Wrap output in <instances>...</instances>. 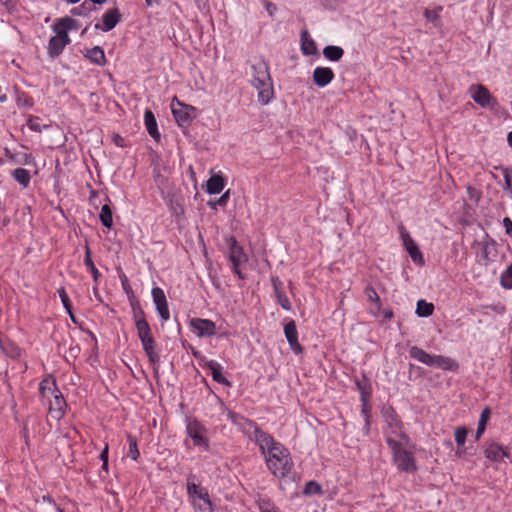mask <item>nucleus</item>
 Instances as JSON below:
<instances>
[{
  "mask_svg": "<svg viewBox=\"0 0 512 512\" xmlns=\"http://www.w3.org/2000/svg\"><path fill=\"white\" fill-rule=\"evenodd\" d=\"M64 50V46L60 42V39L58 37L52 36L49 39L48 46H47V52L50 58L55 59L57 58Z\"/></svg>",
  "mask_w": 512,
  "mask_h": 512,
  "instance_id": "obj_34",
  "label": "nucleus"
},
{
  "mask_svg": "<svg viewBox=\"0 0 512 512\" xmlns=\"http://www.w3.org/2000/svg\"><path fill=\"white\" fill-rule=\"evenodd\" d=\"M16 103L20 108H32L34 105L33 98L28 95L26 92H17L16 95Z\"/></svg>",
  "mask_w": 512,
  "mask_h": 512,
  "instance_id": "obj_41",
  "label": "nucleus"
},
{
  "mask_svg": "<svg viewBox=\"0 0 512 512\" xmlns=\"http://www.w3.org/2000/svg\"><path fill=\"white\" fill-rule=\"evenodd\" d=\"M271 284H272L275 295L284 292L283 291V283L278 276L271 277Z\"/></svg>",
  "mask_w": 512,
  "mask_h": 512,
  "instance_id": "obj_52",
  "label": "nucleus"
},
{
  "mask_svg": "<svg viewBox=\"0 0 512 512\" xmlns=\"http://www.w3.org/2000/svg\"><path fill=\"white\" fill-rule=\"evenodd\" d=\"M399 232L403 246L411 257L412 261L418 266H423L425 264L423 254L403 225L399 226Z\"/></svg>",
  "mask_w": 512,
  "mask_h": 512,
  "instance_id": "obj_9",
  "label": "nucleus"
},
{
  "mask_svg": "<svg viewBox=\"0 0 512 512\" xmlns=\"http://www.w3.org/2000/svg\"><path fill=\"white\" fill-rule=\"evenodd\" d=\"M503 223H504V227L506 228V232L508 234H511L512 233V221L508 217H506V218H504Z\"/></svg>",
  "mask_w": 512,
  "mask_h": 512,
  "instance_id": "obj_64",
  "label": "nucleus"
},
{
  "mask_svg": "<svg viewBox=\"0 0 512 512\" xmlns=\"http://www.w3.org/2000/svg\"><path fill=\"white\" fill-rule=\"evenodd\" d=\"M190 326L199 338L211 337L216 334V324L209 319L193 318Z\"/></svg>",
  "mask_w": 512,
  "mask_h": 512,
  "instance_id": "obj_14",
  "label": "nucleus"
},
{
  "mask_svg": "<svg viewBox=\"0 0 512 512\" xmlns=\"http://www.w3.org/2000/svg\"><path fill=\"white\" fill-rule=\"evenodd\" d=\"M127 441H128V444H129L128 456L132 460L138 461V459L140 457V452H139V449H138L137 438L129 433V434H127Z\"/></svg>",
  "mask_w": 512,
  "mask_h": 512,
  "instance_id": "obj_40",
  "label": "nucleus"
},
{
  "mask_svg": "<svg viewBox=\"0 0 512 512\" xmlns=\"http://www.w3.org/2000/svg\"><path fill=\"white\" fill-rule=\"evenodd\" d=\"M256 504L260 512H280L270 498L259 497Z\"/></svg>",
  "mask_w": 512,
  "mask_h": 512,
  "instance_id": "obj_37",
  "label": "nucleus"
},
{
  "mask_svg": "<svg viewBox=\"0 0 512 512\" xmlns=\"http://www.w3.org/2000/svg\"><path fill=\"white\" fill-rule=\"evenodd\" d=\"M195 481L196 475L193 473L187 475V494L193 507L200 511L208 510L209 512H213L214 506L210 499L208 490L205 487H201L199 484H196Z\"/></svg>",
  "mask_w": 512,
  "mask_h": 512,
  "instance_id": "obj_2",
  "label": "nucleus"
},
{
  "mask_svg": "<svg viewBox=\"0 0 512 512\" xmlns=\"http://www.w3.org/2000/svg\"><path fill=\"white\" fill-rule=\"evenodd\" d=\"M490 416H491V410L488 407H486L482 410V412L480 414V419L478 422L487 425V422L490 419Z\"/></svg>",
  "mask_w": 512,
  "mask_h": 512,
  "instance_id": "obj_57",
  "label": "nucleus"
},
{
  "mask_svg": "<svg viewBox=\"0 0 512 512\" xmlns=\"http://www.w3.org/2000/svg\"><path fill=\"white\" fill-rule=\"evenodd\" d=\"M500 284L504 289H512V263L502 272Z\"/></svg>",
  "mask_w": 512,
  "mask_h": 512,
  "instance_id": "obj_43",
  "label": "nucleus"
},
{
  "mask_svg": "<svg viewBox=\"0 0 512 512\" xmlns=\"http://www.w3.org/2000/svg\"><path fill=\"white\" fill-rule=\"evenodd\" d=\"M468 430L465 427H458L455 430V441L459 447L463 446L466 442Z\"/></svg>",
  "mask_w": 512,
  "mask_h": 512,
  "instance_id": "obj_45",
  "label": "nucleus"
},
{
  "mask_svg": "<svg viewBox=\"0 0 512 512\" xmlns=\"http://www.w3.org/2000/svg\"><path fill=\"white\" fill-rule=\"evenodd\" d=\"M108 452H109V446L108 444L106 443L103 450L101 451L100 453V460L102 462H108Z\"/></svg>",
  "mask_w": 512,
  "mask_h": 512,
  "instance_id": "obj_61",
  "label": "nucleus"
},
{
  "mask_svg": "<svg viewBox=\"0 0 512 512\" xmlns=\"http://www.w3.org/2000/svg\"><path fill=\"white\" fill-rule=\"evenodd\" d=\"M55 392H59L55 379L45 378L39 384V393L42 398H49Z\"/></svg>",
  "mask_w": 512,
  "mask_h": 512,
  "instance_id": "obj_30",
  "label": "nucleus"
},
{
  "mask_svg": "<svg viewBox=\"0 0 512 512\" xmlns=\"http://www.w3.org/2000/svg\"><path fill=\"white\" fill-rule=\"evenodd\" d=\"M122 15L118 8L107 10L102 16V23H96L95 29L104 32L111 31L121 21Z\"/></svg>",
  "mask_w": 512,
  "mask_h": 512,
  "instance_id": "obj_16",
  "label": "nucleus"
},
{
  "mask_svg": "<svg viewBox=\"0 0 512 512\" xmlns=\"http://www.w3.org/2000/svg\"><path fill=\"white\" fill-rule=\"evenodd\" d=\"M505 180V185L503 189L508 191L512 197V170L510 171L508 168H501Z\"/></svg>",
  "mask_w": 512,
  "mask_h": 512,
  "instance_id": "obj_47",
  "label": "nucleus"
},
{
  "mask_svg": "<svg viewBox=\"0 0 512 512\" xmlns=\"http://www.w3.org/2000/svg\"><path fill=\"white\" fill-rule=\"evenodd\" d=\"M130 305L132 308L133 321L135 323L136 329L149 326V323L146 320L145 312L142 309L140 302L137 299H131Z\"/></svg>",
  "mask_w": 512,
  "mask_h": 512,
  "instance_id": "obj_25",
  "label": "nucleus"
},
{
  "mask_svg": "<svg viewBox=\"0 0 512 512\" xmlns=\"http://www.w3.org/2000/svg\"><path fill=\"white\" fill-rule=\"evenodd\" d=\"M153 302L156 306V310L163 321H167L170 318V312L168 302L165 293L162 288L154 287L151 291Z\"/></svg>",
  "mask_w": 512,
  "mask_h": 512,
  "instance_id": "obj_15",
  "label": "nucleus"
},
{
  "mask_svg": "<svg viewBox=\"0 0 512 512\" xmlns=\"http://www.w3.org/2000/svg\"><path fill=\"white\" fill-rule=\"evenodd\" d=\"M80 353V347L79 345L71 346L69 348V355L73 358H76L78 354Z\"/></svg>",
  "mask_w": 512,
  "mask_h": 512,
  "instance_id": "obj_63",
  "label": "nucleus"
},
{
  "mask_svg": "<svg viewBox=\"0 0 512 512\" xmlns=\"http://www.w3.org/2000/svg\"><path fill=\"white\" fill-rule=\"evenodd\" d=\"M301 52L305 56L316 55L319 56V51L316 42L310 37L308 30H302L300 35Z\"/></svg>",
  "mask_w": 512,
  "mask_h": 512,
  "instance_id": "obj_23",
  "label": "nucleus"
},
{
  "mask_svg": "<svg viewBox=\"0 0 512 512\" xmlns=\"http://www.w3.org/2000/svg\"><path fill=\"white\" fill-rule=\"evenodd\" d=\"M228 198H229V190L226 191L222 196H220L215 204L220 205V206H225Z\"/></svg>",
  "mask_w": 512,
  "mask_h": 512,
  "instance_id": "obj_60",
  "label": "nucleus"
},
{
  "mask_svg": "<svg viewBox=\"0 0 512 512\" xmlns=\"http://www.w3.org/2000/svg\"><path fill=\"white\" fill-rule=\"evenodd\" d=\"M434 305L432 303H428L425 300H419L416 306V314L419 317H428L433 314Z\"/></svg>",
  "mask_w": 512,
  "mask_h": 512,
  "instance_id": "obj_38",
  "label": "nucleus"
},
{
  "mask_svg": "<svg viewBox=\"0 0 512 512\" xmlns=\"http://www.w3.org/2000/svg\"><path fill=\"white\" fill-rule=\"evenodd\" d=\"M252 86L257 90V99L261 105L269 104L274 98V88L272 79L263 81H251Z\"/></svg>",
  "mask_w": 512,
  "mask_h": 512,
  "instance_id": "obj_12",
  "label": "nucleus"
},
{
  "mask_svg": "<svg viewBox=\"0 0 512 512\" xmlns=\"http://www.w3.org/2000/svg\"><path fill=\"white\" fill-rule=\"evenodd\" d=\"M228 418L233 424L243 429H252L256 425V422H254L253 420L246 418L243 415H240L232 410H228Z\"/></svg>",
  "mask_w": 512,
  "mask_h": 512,
  "instance_id": "obj_29",
  "label": "nucleus"
},
{
  "mask_svg": "<svg viewBox=\"0 0 512 512\" xmlns=\"http://www.w3.org/2000/svg\"><path fill=\"white\" fill-rule=\"evenodd\" d=\"M388 446L392 450L393 461L400 471L413 473L417 470L413 454L403 447L402 442H395L389 438Z\"/></svg>",
  "mask_w": 512,
  "mask_h": 512,
  "instance_id": "obj_4",
  "label": "nucleus"
},
{
  "mask_svg": "<svg viewBox=\"0 0 512 512\" xmlns=\"http://www.w3.org/2000/svg\"><path fill=\"white\" fill-rule=\"evenodd\" d=\"M92 10H93V8H92L91 4L88 2V0H85L79 6L72 8L70 13L73 16L88 17Z\"/></svg>",
  "mask_w": 512,
  "mask_h": 512,
  "instance_id": "obj_42",
  "label": "nucleus"
},
{
  "mask_svg": "<svg viewBox=\"0 0 512 512\" xmlns=\"http://www.w3.org/2000/svg\"><path fill=\"white\" fill-rule=\"evenodd\" d=\"M61 19L63 21V24H65L66 29H68V31L77 28V21L75 19L68 16L63 17Z\"/></svg>",
  "mask_w": 512,
  "mask_h": 512,
  "instance_id": "obj_55",
  "label": "nucleus"
},
{
  "mask_svg": "<svg viewBox=\"0 0 512 512\" xmlns=\"http://www.w3.org/2000/svg\"><path fill=\"white\" fill-rule=\"evenodd\" d=\"M137 336L142 344L143 350L151 365L157 366L160 362V355L156 351V340L154 339L151 327L145 326L137 328Z\"/></svg>",
  "mask_w": 512,
  "mask_h": 512,
  "instance_id": "obj_5",
  "label": "nucleus"
},
{
  "mask_svg": "<svg viewBox=\"0 0 512 512\" xmlns=\"http://www.w3.org/2000/svg\"><path fill=\"white\" fill-rule=\"evenodd\" d=\"M387 426L384 429L386 442L391 438L395 442L407 441V436L403 431V425L396 413L392 410L386 415Z\"/></svg>",
  "mask_w": 512,
  "mask_h": 512,
  "instance_id": "obj_6",
  "label": "nucleus"
},
{
  "mask_svg": "<svg viewBox=\"0 0 512 512\" xmlns=\"http://www.w3.org/2000/svg\"><path fill=\"white\" fill-rule=\"evenodd\" d=\"M494 248V243L492 244H482V248H481V260L487 264L491 259L489 257L490 253H491V249Z\"/></svg>",
  "mask_w": 512,
  "mask_h": 512,
  "instance_id": "obj_49",
  "label": "nucleus"
},
{
  "mask_svg": "<svg viewBox=\"0 0 512 512\" xmlns=\"http://www.w3.org/2000/svg\"><path fill=\"white\" fill-rule=\"evenodd\" d=\"M113 143L118 146V147H125L126 146V143H125V139L120 136L119 134H116L113 136Z\"/></svg>",
  "mask_w": 512,
  "mask_h": 512,
  "instance_id": "obj_58",
  "label": "nucleus"
},
{
  "mask_svg": "<svg viewBox=\"0 0 512 512\" xmlns=\"http://www.w3.org/2000/svg\"><path fill=\"white\" fill-rule=\"evenodd\" d=\"M365 295L368 298L369 301L373 302L375 304V309H380V299L376 292V290L372 287H367L365 289Z\"/></svg>",
  "mask_w": 512,
  "mask_h": 512,
  "instance_id": "obj_46",
  "label": "nucleus"
},
{
  "mask_svg": "<svg viewBox=\"0 0 512 512\" xmlns=\"http://www.w3.org/2000/svg\"><path fill=\"white\" fill-rule=\"evenodd\" d=\"M356 387L360 392V401L362 406L361 413L362 416L364 417L365 427L368 430L371 418L370 399L372 396V386L367 379H363L356 382Z\"/></svg>",
  "mask_w": 512,
  "mask_h": 512,
  "instance_id": "obj_7",
  "label": "nucleus"
},
{
  "mask_svg": "<svg viewBox=\"0 0 512 512\" xmlns=\"http://www.w3.org/2000/svg\"><path fill=\"white\" fill-rule=\"evenodd\" d=\"M470 91L473 100L482 107H487L494 101V98L484 85H472Z\"/></svg>",
  "mask_w": 512,
  "mask_h": 512,
  "instance_id": "obj_18",
  "label": "nucleus"
},
{
  "mask_svg": "<svg viewBox=\"0 0 512 512\" xmlns=\"http://www.w3.org/2000/svg\"><path fill=\"white\" fill-rule=\"evenodd\" d=\"M144 122L148 134L156 141L160 140V133L157 126L156 118L151 110H146L144 113Z\"/></svg>",
  "mask_w": 512,
  "mask_h": 512,
  "instance_id": "obj_26",
  "label": "nucleus"
},
{
  "mask_svg": "<svg viewBox=\"0 0 512 512\" xmlns=\"http://www.w3.org/2000/svg\"><path fill=\"white\" fill-rule=\"evenodd\" d=\"M443 7L437 6L434 9H425L424 16L427 21L433 23L435 26L440 25V13L442 12Z\"/></svg>",
  "mask_w": 512,
  "mask_h": 512,
  "instance_id": "obj_39",
  "label": "nucleus"
},
{
  "mask_svg": "<svg viewBox=\"0 0 512 512\" xmlns=\"http://www.w3.org/2000/svg\"><path fill=\"white\" fill-rule=\"evenodd\" d=\"M99 219H100L101 224L104 227H106L108 229L112 228V226H113V214H112V209H111V207L108 204H104L102 206L100 214H99Z\"/></svg>",
  "mask_w": 512,
  "mask_h": 512,
  "instance_id": "obj_36",
  "label": "nucleus"
},
{
  "mask_svg": "<svg viewBox=\"0 0 512 512\" xmlns=\"http://www.w3.org/2000/svg\"><path fill=\"white\" fill-rule=\"evenodd\" d=\"M312 79L316 86L325 87L334 79V72L329 67L318 66L313 71Z\"/></svg>",
  "mask_w": 512,
  "mask_h": 512,
  "instance_id": "obj_20",
  "label": "nucleus"
},
{
  "mask_svg": "<svg viewBox=\"0 0 512 512\" xmlns=\"http://www.w3.org/2000/svg\"><path fill=\"white\" fill-rule=\"evenodd\" d=\"M57 292L59 294V297L61 299L63 307L65 308V310H66L67 314L69 315L71 321L73 323H77L76 318H75V316L73 314V307H72L71 301H70V299L68 297V294H67L65 288L64 287H60L57 290Z\"/></svg>",
  "mask_w": 512,
  "mask_h": 512,
  "instance_id": "obj_35",
  "label": "nucleus"
},
{
  "mask_svg": "<svg viewBox=\"0 0 512 512\" xmlns=\"http://www.w3.org/2000/svg\"><path fill=\"white\" fill-rule=\"evenodd\" d=\"M485 429H486V425L478 422V426H477V430H476V434H475L476 440H478L483 435V433L485 432Z\"/></svg>",
  "mask_w": 512,
  "mask_h": 512,
  "instance_id": "obj_62",
  "label": "nucleus"
},
{
  "mask_svg": "<svg viewBox=\"0 0 512 512\" xmlns=\"http://www.w3.org/2000/svg\"><path fill=\"white\" fill-rule=\"evenodd\" d=\"M409 355L411 358L430 367H437L447 371H456L459 367L454 359L443 355H431L417 346L410 348Z\"/></svg>",
  "mask_w": 512,
  "mask_h": 512,
  "instance_id": "obj_3",
  "label": "nucleus"
},
{
  "mask_svg": "<svg viewBox=\"0 0 512 512\" xmlns=\"http://www.w3.org/2000/svg\"><path fill=\"white\" fill-rule=\"evenodd\" d=\"M264 456L269 471L277 478H285L293 469L290 452L282 443Z\"/></svg>",
  "mask_w": 512,
  "mask_h": 512,
  "instance_id": "obj_1",
  "label": "nucleus"
},
{
  "mask_svg": "<svg viewBox=\"0 0 512 512\" xmlns=\"http://www.w3.org/2000/svg\"><path fill=\"white\" fill-rule=\"evenodd\" d=\"M84 57L87 58L91 63L104 66L107 62L104 50L100 46H95L86 51Z\"/></svg>",
  "mask_w": 512,
  "mask_h": 512,
  "instance_id": "obj_27",
  "label": "nucleus"
},
{
  "mask_svg": "<svg viewBox=\"0 0 512 512\" xmlns=\"http://www.w3.org/2000/svg\"><path fill=\"white\" fill-rule=\"evenodd\" d=\"M189 349L191 350L192 355L199 360L200 365L203 366L205 364V361H208L205 356L202 355L200 351H198L195 347L188 344Z\"/></svg>",
  "mask_w": 512,
  "mask_h": 512,
  "instance_id": "obj_53",
  "label": "nucleus"
},
{
  "mask_svg": "<svg viewBox=\"0 0 512 512\" xmlns=\"http://www.w3.org/2000/svg\"><path fill=\"white\" fill-rule=\"evenodd\" d=\"M284 334L291 350L299 355L303 352V347L298 341V331L294 320H290L284 326Z\"/></svg>",
  "mask_w": 512,
  "mask_h": 512,
  "instance_id": "obj_17",
  "label": "nucleus"
},
{
  "mask_svg": "<svg viewBox=\"0 0 512 512\" xmlns=\"http://www.w3.org/2000/svg\"><path fill=\"white\" fill-rule=\"evenodd\" d=\"M58 37V39H60V42L62 43V45L64 46V48L70 44L71 40H70V37L68 35V33H62V34H59V35H56Z\"/></svg>",
  "mask_w": 512,
  "mask_h": 512,
  "instance_id": "obj_59",
  "label": "nucleus"
},
{
  "mask_svg": "<svg viewBox=\"0 0 512 512\" xmlns=\"http://www.w3.org/2000/svg\"><path fill=\"white\" fill-rule=\"evenodd\" d=\"M84 265L88 268L90 271L94 283H98L99 279L101 277V273L96 268L93 260H92V251L88 244L85 245V256H84Z\"/></svg>",
  "mask_w": 512,
  "mask_h": 512,
  "instance_id": "obj_28",
  "label": "nucleus"
},
{
  "mask_svg": "<svg viewBox=\"0 0 512 512\" xmlns=\"http://www.w3.org/2000/svg\"><path fill=\"white\" fill-rule=\"evenodd\" d=\"M484 454L487 459L493 462L501 461L503 458L510 456L508 449L497 442L489 443L485 448Z\"/></svg>",
  "mask_w": 512,
  "mask_h": 512,
  "instance_id": "obj_19",
  "label": "nucleus"
},
{
  "mask_svg": "<svg viewBox=\"0 0 512 512\" xmlns=\"http://www.w3.org/2000/svg\"><path fill=\"white\" fill-rule=\"evenodd\" d=\"M229 261L232 263V271L235 273L240 279H244V275L240 271V264L242 261H246V255L243 251V248L237 242L236 238L231 236L229 238Z\"/></svg>",
  "mask_w": 512,
  "mask_h": 512,
  "instance_id": "obj_10",
  "label": "nucleus"
},
{
  "mask_svg": "<svg viewBox=\"0 0 512 512\" xmlns=\"http://www.w3.org/2000/svg\"><path fill=\"white\" fill-rule=\"evenodd\" d=\"M20 163H22L24 165H33V166L37 165L35 157L31 153L24 154Z\"/></svg>",
  "mask_w": 512,
  "mask_h": 512,
  "instance_id": "obj_56",
  "label": "nucleus"
},
{
  "mask_svg": "<svg viewBox=\"0 0 512 512\" xmlns=\"http://www.w3.org/2000/svg\"><path fill=\"white\" fill-rule=\"evenodd\" d=\"M10 175L23 188H27L31 182V174L27 169L16 168L11 171Z\"/></svg>",
  "mask_w": 512,
  "mask_h": 512,
  "instance_id": "obj_32",
  "label": "nucleus"
},
{
  "mask_svg": "<svg viewBox=\"0 0 512 512\" xmlns=\"http://www.w3.org/2000/svg\"><path fill=\"white\" fill-rule=\"evenodd\" d=\"M52 396L54 399L53 401H50L49 412L50 414H52V417L60 419L65 414L67 403L60 391L55 392L54 394H52Z\"/></svg>",
  "mask_w": 512,
  "mask_h": 512,
  "instance_id": "obj_21",
  "label": "nucleus"
},
{
  "mask_svg": "<svg viewBox=\"0 0 512 512\" xmlns=\"http://www.w3.org/2000/svg\"><path fill=\"white\" fill-rule=\"evenodd\" d=\"M203 367L208 368L211 371L212 379L224 386L231 387V382L224 377L222 374L223 367L215 360H208L205 361V364H203Z\"/></svg>",
  "mask_w": 512,
  "mask_h": 512,
  "instance_id": "obj_22",
  "label": "nucleus"
},
{
  "mask_svg": "<svg viewBox=\"0 0 512 512\" xmlns=\"http://www.w3.org/2000/svg\"><path fill=\"white\" fill-rule=\"evenodd\" d=\"M253 430L254 440L259 446V449L263 455H266L269 450L281 444L280 442L276 441L269 433L262 430L257 424L253 427Z\"/></svg>",
  "mask_w": 512,
  "mask_h": 512,
  "instance_id": "obj_13",
  "label": "nucleus"
},
{
  "mask_svg": "<svg viewBox=\"0 0 512 512\" xmlns=\"http://www.w3.org/2000/svg\"><path fill=\"white\" fill-rule=\"evenodd\" d=\"M178 108L172 107V114L180 127H187L195 118L196 108L178 102Z\"/></svg>",
  "mask_w": 512,
  "mask_h": 512,
  "instance_id": "obj_11",
  "label": "nucleus"
},
{
  "mask_svg": "<svg viewBox=\"0 0 512 512\" xmlns=\"http://www.w3.org/2000/svg\"><path fill=\"white\" fill-rule=\"evenodd\" d=\"M120 280H121V284H122V287H123V290L127 293L128 297L131 299H135L134 298V293L132 291V288L128 282V278L127 276L122 273V275H120Z\"/></svg>",
  "mask_w": 512,
  "mask_h": 512,
  "instance_id": "obj_50",
  "label": "nucleus"
},
{
  "mask_svg": "<svg viewBox=\"0 0 512 512\" xmlns=\"http://www.w3.org/2000/svg\"><path fill=\"white\" fill-rule=\"evenodd\" d=\"M251 68L253 70L252 81H263L271 78L269 64L265 60L259 59L252 64Z\"/></svg>",
  "mask_w": 512,
  "mask_h": 512,
  "instance_id": "obj_24",
  "label": "nucleus"
},
{
  "mask_svg": "<svg viewBox=\"0 0 512 512\" xmlns=\"http://www.w3.org/2000/svg\"><path fill=\"white\" fill-rule=\"evenodd\" d=\"M224 179L221 175L211 176L206 183V191L208 194H219L224 188Z\"/></svg>",
  "mask_w": 512,
  "mask_h": 512,
  "instance_id": "obj_31",
  "label": "nucleus"
},
{
  "mask_svg": "<svg viewBox=\"0 0 512 512\" xmlns=\"http://www.w3.org/2000/svg\"><path fill=\"white\" fill-rule=\"evenodd\" d=\"M27 126L32 131H35V132H41L42 131V126L39 123V118L38 117L30 116L28 121H27Z\"/></svg>",
  "mask_w": 512,
  "mask_h": 512,
  "instance_id": "obj_51",
  "label": "nucleus"
},
{
  "mask_svg": "<svg viewBox=\"0 0 512 512\" xmlns=\"http://www.w3.org/2000/svg\"><path fill=\"white\" fill-rule=\"evenodd\" d=\"M321 491H322L321 486L318 482L309 481L306 483L303 492L305 495H315V494H320Z\"/></svg>",
  "mask_w": 512,
  "mask_h": 512,
  "instance_id": "obj_44",
  "label": "nucleus"
},
{
  "mask_svg": "<svg viewBox=\"0 0 512 512\" xmlns=\"http://www.w3.org/2000/svg\"><path fill=\"white\" fill-rule=\"evenodd\" d=\"M276 296L277 303L286 311L291 310L292 305L289 301L288 297L286 296L285 292L279 293Z\"/></svg>",
  "mask_w": 512,
  "mask_h": 512,
  "instance_id": "obj_48",
  "label": "nucleus"
},
{
  "mask_svg": "<svg viewBox=\"0 0 512 512\" xmlns=\"http://www.w3.org/2000/svg\"><path fill=\"white\" fill-rule=\"evenodd\" d=\"M323 55L327 60L337 62L343 57L344 50L340 46L328 45L323 49Z\"/></svg>",
  "mask_w": 512,
  "mask_h": 512,
  "instance_id": "obj_33",
  "label": "nucleus"
},
{
  "mask_svg": "<svg viewBox=\"0 0 512 512\" xmlns=\"http://www.w3.org/2000/svg\"><path fill=\"white\" fill-rule=\"evenodd\" d=\"M186 432L195 446L203 447L205 450L209 449V439L206 436L207 429L197 419L187 420Z\"/></svg>",
  "mask_w": 512,
  "mask_h": 512,
  "instance_id": "obj_8",
  "label": "nucleus"
},
{
  "mask_svg": "<svg viewBox=\"0 0 512 512\" xmlns=\"http://www.w3.org/2000/svg\"><path fill=\"white\" fill-rule=\"evenodd\" d=\"M53 31L56 35L62 34L63 32L68 33V29H66L61 18L53 25Z\"/></svg>",
  "mask_w": 512,
  "mask_h": 512,
  "instance_id": "obj_54",
  "label": "nucleus"
}]
</instances>
